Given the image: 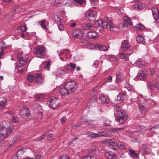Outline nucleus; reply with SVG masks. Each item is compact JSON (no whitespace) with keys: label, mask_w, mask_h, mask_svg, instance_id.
<instances>
[{"label":"nucleus","mask_w":159,"mask_h":159,"mask_svg":"<svg viewBox=\"0 0 159 159\" xmlns=\"http://www.w3.org/2000/svg\"><path fill=\"white\" fill-rule=\"evenodd\" d=\"M12 131L10 123L8 121H4L0 125V138L1 140L9 137Z\"/></svg>","instance_id":"f257e3e1"},{"label":"nucleus","mask_w":159,"mask_h":159,"mask_svg":"<svg viewBox=\"0 0 159 159\" xmlns=\"http://www.w3.org/2000/svg\"><path fill=\"white\" fill-rule=\"evenodd\" d=\"M114 107L116 111V114L118 117L117 121L120 122L121 123H123L126 120L127 114L124 110L120 109L117 105L115 104Z\"/></svg>","instance_id":"f03ea898"},{"label":"nucleus","mask_w":159,"mask_h":159,"mask_svg":"<svg viewBox=\"0 0 159 159\" xmlns=\"http://www.w3.org/2000/svg\"><path fill=\"white\" fill-rule=\"evenodd\" d=\"M46 49L45 48L41 45L38 46L34 49V53L41 58H43L46 55Z\"/></svg>","instance_id":"7ed1b4c3"},{"label":"nucleus","mask_w":159,"mask_h":159,"mask_svg":"<svg viewBox=\"0 0 159 159\" xmlns=\"http://www.w3.org/2000/svg\"><path fill=\"white\" fill-rule=\"evenodd\" d=\"M48 101L49 102V105L53 110L59 108L60 101L58 98L54 97H50L48 99Z\"/></svg>","instance_id":"20e7f679"},{"label":"nucleus","mask_w":159,"mask_h":159,"mask_svg":"<svg viewBox=\"0 0 159 159\" xmlns=\"http://www.w3.org/2000/svg\"><path fill=\"white\" fill-rule=\"evenodd\" d=\"M107 22L102 20H99L96 21L95 22L94 26L98 30L102 31L107 26Z\"/></svg>","instance_id":"39448f33"},{"label":"nucleus","mask_w":159,"mask_h":159,"mask_svg":"<svg viewBox=\"0 0 159 159\" xmlns=\"http://www.w3.org/2000/svg\"><path fill=\"white\" fill-rule=\"evenodd\" d=\"M86 19L90 21L95 20L97 16V12L93 10H89L85 15Z\"/></svg>","instance_id":"423d86ee"},{"label":"nucleus","mask_w":159,"mask_h":159,"mask_svg":"<svg viewBox=\"0 0 159 159\" xmlns=\"http://www.w3.org/2000/svg\"><path fill=\"white\" fill-rule=\"evenodd\" d=\"M71 93L76 90L78 88L77 83L74 81H70L66 82L65 84Z\"/></svg>","instance_id":"0eeeda50"},{"label":"nucleus","mask_w":159,"mask_h":159,"mask_svg":"<svg viewBox=\"0 0 159 159\" xmlns=\"http://www.w3.org/2000/svg\"><path fill=\"white\" fill-rule=\"evenodd\" d=\"M59 56L61 60H63V58L65 57L70 58L71 55L70 54V50L68 49H64L61 51L60 54H59Z\"/></svg>","instance_id":"6e6552de"},{"label":"nucleus","mask_w":159,"mask_h":159,"mask_svg":"<svg viewBox=\"0 0 159 159\" xmlns=\"http://www.w3.org/2000/svg\"><path fill=\"white\" fill-rule=\"evenodd\" d=\"M20 114L24 118H25L26 116L28 117L31 115L28 108L25 106H23L20 108Z\"/></svg>","instance_id":"1a4fd4ad"},{"label":"nucleus","mask_w":159,"mask_h":159,"mask_svg":"<svg viewBox=\"0 0 159 159\" xmlns=\"http://www.w3.org/2000/svg\"><path fill=\"white\" fill-rule=\"evenodd\" d=\"M45 136L47 137V140L48 141H52L54 137V136L52 134L50 133L47 134L44 133L39 137L37 138L36 139V140L38 141H41L44 139Z\"/></svg>","instance_id":"9d476101"},{"label":"nucleus","mask_w":159,"mask_h":159,"mask_svg":"<svg viewBox=\"0 0 159 159\" xmlns=\"http://www.w3.org/2000/svg\"><path fill=\"white\" fill-rule=\"evenodd\" d=\"M121 48L124 51H128L130 50L131 47L128 41L124 40L122 42Z\"/></svg>","instance_id":"9b49d317"},{"label":"nucleus","mask_w":159,"mask_h":159,"mask_svg":"<svg viewBox=\"0 0 159 159\" xmlns=\"http://www.w3.org/2000/svg\"><path fill=\"white\" fill-rule=\"evenodd\" d=\"M84 34V32L79 29H75L73 30L72 34L75 38H80Z\"/></svg>","instance_id":"f8f14e48"},{"label":"nucleus","mask_w":159,"mask_h":159,"mask_svg":"<svg viewBox=\"0 0 159 159\" xmlns=\"http://www.w3.org/2000/svg\"><path fill=\"white\" fill-rule=\"evenodd\" d=\"M147 87L151 90H153L155 89L156 90L159 89V84L155 81H153L152 83L150 82H148L147 83Z\"/></svg>","instance_id":"ddd939ff"},{"label":"nucleus","mask_w":159,"mask_h":159,"mask_svg":"<svg viewBox=\"0 0 159 159\" xmlns=\"http://www.w3.org/2000/svg\"><path fill=\"white\" fill-rule=\"evenodd\" d=\"M60 94L62 96H66L71 93L68 88L65 84L62 87H61L60 89Z\"/></svg>","instance_id":"4468645a"},{"label":"nucleus","mask_w":159,"mask_h":159,"mask_svg":"<svg viewBox=\"0 0 159 159\" xmlns=\"http://www.w3.org/2000/svg\"><path fill=\"white\" fill-rule=\"evenodd\" d=\"M108 146L109 148L114 150H116L118 148L117 143L115 139H112L108 141Z\"/></svg>","instance_id":"2eb2a0df"},{"label":"nucleus","mask_w":159,"mask_h":159,"mask_svg":"<svg viewBox=\"0 0 159 159\" xmlns=\"http://www.w3.org/2000/svg\"><path fill=\"white\" fill-rule=\"evenodd\" d=\"M34 79L37 84H41L44 81V77L42 74L37 73L34 76Z\"/></svg>","instance_id":"dca6fc26"},{"label":"nucleus","mask_w":159,"mask_h":159,"mask_svg":"<svg viewBox=\"0 0 159 159\" xmlns=\"http://www.w3.org/2000/svg\"><path fill=\"white\" fill-rule=\"evenodd\" d=\"M124 23L122 25L123 27H127L128 25H132V21L129 17L125 16L123 18Z\"/></svg>","instance_id":"f3484780"},{"label":"nucleus","mask_w":159,"mask_h":159,"mask_svg":"<svg viewBox=\"0 0 159 159\" xmlns=\"http://www.w3.org/2000/svg\"><path fill=\"white\" fill-rule=\"evenodd\" d=\"M147 72L146 71L139 70L137 74V77L140 80H143L146 77Z\"/></svg>","instance_id":"a211bd4d"},{"label":"nucleus","mask_w":159,"mask_h":159,"mask_svg":"<svg viewBox=\"0 0 159 159\" xmlns=\"http://www.w3.org/2000/svg\"><path fill=\"white\" fill-rule=\"evenodd\" d=\"M152 14L153 16L156 20H158L159 17V12L158 8L155 7H153L152 9Z\"/></svg>","instance_id":"6ab92c4d"},{"label":"nucleus","mask_w":159,"mask_h":159,"mask_svg":"<svg viewBox=\"0 0 159 159\" xmlns=\"http://www.w3.org/2000/svg\"><path fill=\"white\" fill-rule=\"evenodd\" d=\"M142 148L144 151L145 153L149 154L150 153L152 152L151 147L148 144H143Z\"/></svg>","instance_id":"aec40b11"},{"label":"nucleus","mask_w":159,"mask_h":159,"mask_svg":"<svg viewBox=\"0 0 159 159\" xmlns=\"http://www.w3.org/2000/svg\"><path fill=\"white\" fill-rule=\"evenodd\" d=\"M18 59L19 60L20 63L23 66L25 65L27 63L28 58L22 56H19L18 55Z\"/></svg>","instance_id":"412c9836"},{"label":"nucleus","mask_w":159,"mask_h":159,"mask_svg":"<svg viewBox=\"0 0 159 159\" xmlns=\"http://www.w3.org/2000/svg\"><path fill=\"white\" fill-rule=\"evenodd\" d=\"M99 99L101 100L102 103L107 104L110 102V100L108 97L103 94H101L100 95Z\"/></svg>","instance_id":"4be33fe9"},{"label":"nucleus","mask_w":159,"mask_h":159,"mask_svg":"<svg viewBox=\"0 0 159 159\" xmlns=\"http://www.w3.org/2000/svg\"><path fill=\"white\" fill-rule=\"evenodd\" d=\"M6 113H8L10 115V119L12 122L14 123H17L19 121V119L13 116L11 112L10 111H7L6 112Z\"/></svg>","instance_id":"5701e85b"},{"label":"nucleus","mask_w":159,"mask_h":159,"mask_svg":"<svg viewBox=\"0 0 159 159\" xmlns=\"http://www.w3.org/2000/svg\"><path fill=\"white\" fill-rule=\"evenodd\" d=\"M98 34L94 31H91L87 33V37L91 39H95L97 38Z\"/></svg>","instance_id":"b1692460"},{"label":"nucleus","mask_w":159,"mask_h":159,"mask_svg":"<svg viewBox=\"0 0 159 159\" xmlns=\"http://www.w3.org/2000/svg\"><path fill=\"white\" fill-rule=\"evenodd\" d=\"M41 66L45 70H49L51 66V62L48 61H44L43 63Z\"/></svg>","instance_id":"393cba45"},{"label":"nucleus","mask_w":159,"mask_h":159,"mask_svg":"<svg viewBox=\"0 0 159 159\" xmlns=\"http://www.w3.org/2000/svg\"><path fill=\"white\" fill-rule=\"evenodd\" d=\"M105 156L109 159H113L116 157V155L112 152H108L105 153Z\"/></svg>","instance_id":"a878e982"},{"label":"nucleus","mask_w":159,"mask_h":159,"mask_svg":"<svg viewBox=\"0 0 159 159\" xmlns=\"http://www.w3.org/2000/svg\"><path fill=\"white\" fill-rule=\"evenodd\" d=\"M94 47L102 51L107 50L109 48V47L107 46H101L99 44H95L94 45Z\"/></svg>","instance_id":"bb28decb"},{"label":"nucleus","mask_w":159,"mask_h":159,"mask_svg":"<svg viewBox=\"0 0 159 159\" xmlns=\"http://www.w3.org/2000/svg\"><path fill=\"white\" fill-rule=\"evenodd\" d=\"M127 96L123 93H121L117 95V100L118 101H123L125 100Z\"/></svg>","instance_id":"cd10ccee"},{"label":"nucleus","mask_w":159,"mask_h":159,"mask_svg":"<svg viewBox=\"0 0 159 159\" xmlns=\"http://www.w3.org/2000/svg\"><path fill=\"white\" fill-rule=\"evenodd\" d=\"M7 103V101L5 98L3 97L0 98V108H3L5 107Z\"/></svg>","instance_id":"c85d7f7f"},{"label":"nucleus","mask_w":159,"mask_h":159,"mask_svg":"<svg viewBox=\"0 0 159 159\" xmlns=\"http://www.w3.org/2000/svg\"><path fill=\"white\" fill-rule=\"evenodd\" d=\"M75 64L72 63H70L66 66V69L67 70L73 72L75 67Z\"/></svg>","instance_id":"c756f323"},{"label":"nucleus","mask_w":159,"mask_h":159,"mask_svg":"<svg viewBox=\"0 0 159 159\" xmlns=\"http://www.w3.org/2000/svg\"><path fill=\"white\" fill-rule=\"evenodd\" d=\"M46 20H42L41 21H40L39 22V23L41 26L42 28L43 29L46 30V31L47 32L48 29L46 27Z\"/></svg>","instance_id":"7c9ffc66"},{"label":"nucleus","mask_w":159,"mask_h":159,"mask_svg":"<svg viewBox=\"0 0 159 159\" xmlns=\"http://www.w3.org/2000/svg\"><path fill=\"white\" fill-rule=\"evenodd\" d=\"M98 150V149L97 148H92L89 150V153L90 155H96L97 154Z\"/></svg>","instance_id":"2f4dec72"},{"label":"nucleus","mask_w":159,"mask_h":159,"mask_svg":"<svg viewBox=\"0 0 159 159\" xmlns=\"http://www.w3.org/2000/svg\"><path fill=\"white\" fill-rule=\"evenodd\" d=\"M107 26L106 27V28H107V29H109L110 31H114L116 30V25H114L112 24L107 25H106Z\"/></svg>","instance_id":"473e14b6"},{"label":"nucleus","mask_w":159,"mask_h":159,"mask_svg":"<svg viewBox=\"0 0 159 159\" xmlns=\"http://www.w3.org/2000/svg\"><path fill=\"white\" fill-rule=\"evenodd\" d=\"M123 80V76L120 73L116 74V81L117 83L121 82Z\"/></svg>","instance_id":"72a5a7b5"},{"label":"nucleus","mask_w":159,"mask_h":159,"mask_svg":"<svg viewBox=\"0 0 159 159\" xmlns=\"http://www.w3.org/2000/svg\"><path fill=\"white\" fill-rule=\"evenodd\" d=\"M27 29V28L26 26V25H24L21 26H20L17 29V30L18 32H20L21 31L25 32L26 31Z\"/></svg>","instance_id":"f704fd0d"},{"label":"nucleus","mask_w":159,"mask_h":159,"mask_svg":"<svg viewBox=\"0 0 159 159\" xmlns=\"http://www.w3.org/2000/svg\"><path fill=\"white\" fill-rule=\"evenodd\" d=\"M144 28V26L141 24H138L134 27V29L137 30H143Z\"/></svg>","instance_id":"c9c22d12"},{"label":"nucleus","mask_w":159,"mask_h":159,"mask_svg":"<svg viewBox=\"0 0 159 159\" xmlns=\"http://www.w3.org/2000/svg\"><path fill=\"white\" fill-rule=\"evenodd\" d=\"M15 70L16 69H18V72L20 73H22L23 71V69L22 68V67L20 65L18 66L16 63L15 64Z\"/></svg>","instance_id":"e433bc0d"},{"label":"nucleus","mask_w":159,"mask_h":159,"mask_svg":"<svg viewBox=\"0 0 159 159\" xmlns=\"http://www.w3.org/2000/svg\"><path fill=\"white\" fill-rule=\"evenodd\" d=\"M84 27L85 28L84 29L86 30H93L94 28L92 24L88 23L86 24Z\"/></svg>","instance_id":"4c0bfd02"},{"label":"nucleus","mask_w":159,"mask_h":159,"mask_svg":"<svg viewBox=\"0 0 159 159\" xmlns=\"http://www.w3.org/2000/svg\"><path fill=\"white\" fill-rule=\"evenodd\" d=\"M88 137L90 136L92 138H97L100 136L99 135H98L97 134L95 133H93L92 132H89L88 133Z\"/></svg>","instance_id":"58836bf2"},{"label":"nucleus","mask_w":159,"mask_h":159,"mask_svg":"<svg viewBox=\"0 0 159 159\" xmlns=\"http://www.w3.org/2000/svg\"><path fill=\"white\" fill-rule=\"evenodd\" d=\"M144 37L141 35H139L137 37L136 40L138 43H142L144 41Z\"/></svg>","instance_id":"ea45409f"},{"label":"nucleus","mask_w":159,"mask_h":159,"mask_svg":"<svg viewBox=\"0 0 159 159\" xmlns=\"http://www.w3.org/2000/svg\"><path fill=\"white\" fill-rule=\"evenodd\" d=\"M129 152L130 155L133 157H135L136 158L138 157V154L135 153L134 151L130 150H129Z\"/></svg>","instance_id":"a19ab883"},{"label":"nucleus","mask_w":159,"mask_h":159,"mask_svg":"<svg viewBox=\"0 0 159 159\" xmlns=\"http://www.w3.org/2000/svg\"><path fill=\"white\" fill-rule=\"evenodd\" d=\"M138 106L139 109L142 112L145 111H146V107L143 105L141 103H139L138 104Z\"/></svg>","instance_id":"79ce46f5"},{"label":"nucleus","mask_w":159,"mask_h":159,"mask_svg":"<svg viewBox=\"0 0 159 159\" xmlns=\"http://www.w3.org/2000/svg\"><path fill=\"white\" fill-rule=\"evenodd\" d=\"M142 3L140 2L137 3L134 6V8L136 10H140L142 8Z\"/></svg>","instance_id":"37998d69"},{"label":"nucleus","mask_w":159,"mask_h":159,"mask_svg":"<svg viewBox=\"0 0 159 159\" xmlns=\"http://www.w3.org/2000/svg\"><path fill=\"white\" fill-rule=\"evenodd\" d=\"M35 100L36 101H39L43 98V95L41 94H37L35 96Z\"/></svg>","instance_id":"c03bdc74"},{"label":"nucleus","mask_w":159,"mask_h":159,"mask_svg":"<svg viewBox=\"0 0 159 159\" xmlns=\"http://www.w3.org/2000/svg\"><path fill=\"white\" fill-rule=\"evenodd\" d=\"M34 79V76L32 75H29L27 77V80L30 82H32Z\"/></svg>","instance_id":"a18cd8bd"},{"label":"nucleus","mask_w":159,"mask_h":159,"mask_svg":"<svg viewBox=\"0 0 159 159\" xmlns=\"http://www.w3.org/2000/svg\"><path fill=\"white\" fill-rule=\"evenodd\" d=\"M136 66L139 68L141 67H142L143 66V64L142 62V61L141 60H137L136 62Z\"/></svg>","instance_id":"49530a36"},{"label":"nucleus","mask_w":159,"mask_h":159,"mask_svg":"<svg viewBox=\"0 0 159 159\" xmlns=\"http://www.w3.org/2000/svg\"><path fill=\"white\" fill-rule=\"evenodd\" d=\"M25 152L24 149H21L18 151L17 152V155L16 156L17 157H20L21 155H23V153Z\"/></svg>","instance_id":"de8ad7c7"},{"label":"nucleus","mask_w":159,"mask_h":159,"mask_svg":"<svg viewBox=\"0 0 159 159\" xmlns=\"http://www.w3.org/2000/svg\"><path fill=\"white\" fill-rule=\"evenodd\" d=\"M120 58L121 59L124 60L125 61H126L128 60L129 58L126 56L124 53L122 52L120 53Z\"/></svg>","instance_id":"09e8293b"},{"label":"nucleus","mask_w":159,"mask_h":159,"mask_svg":"<svg viewBox=\"0 0 159 159\" xmlns=\"http://www.w3.org/2000/svg\"><path fill=\"white\" fill-rule=\"evenodd\" d=\"M86 123L87 125H89L90 126H94V124L93 122V121L91 120H88L86 121Z\"/></svg>","instance_id":"8fccbe9b"},{"label":"nucleus","mask_w":159,"mask_h":159,"mask_svg":"<svg viewBox=\"0 0 159 159\" xmlns=\"http://www.w3.org/2000/svg\"><path fill=\"white\" fill-rule=\"evenodd\" d=\"M74 1L80 4H83L85 2V0H74Z\"/></svg>","instance_id":"3c124183"},{"label":"nucleus","mask_w":159,"mask_h":159,"mask_svg":"<svg viewBox=\"0 0 159 159\" xmlns=\"http://www.w3.org/2000/svg\"><path fill=\"white\" fill-rule=\"evenodd\" d=\"M80 41L81 43L85 45L87 44L88 43V41L87 39L83 38L80 39Z\"/></svg>","instance_id":"603ef678"},{"label":"nucleus","mask_w":159,"mask_h":159,"mask_svg":"<svg viewBox=\"0 0 159 159\" xmlns=\"http://www.w3.org/2000/svg\"><path fill=\"white\" fill-rule=\"evenodd\" d=\"M111 121L109 120H106V122L103 123V125L106 126H111Z\"/></svg>","instance_id":"864d4df0"},{"label":"nucleus","mask_w":159,"mask_h":159,"mask_svg":"<svg viewBox=\"0 0 159 159\" xmlns=\"http://www.w3.org/2000/svg\"><path fill=\"white\" fill-rule=\"evenodd\" d=\"M81 120L82 122L85 123L86 121L88 120V119L86 118L85 116H83L81 117Z\"/></svg>","instance_id":"5fc2aeb1"},{"label":"nucleus","mask_w":159,"mask_h":159,"mask_svg":"<svg viewBox=\"0 0 159 159\" xmlns=\"http://www.w3.org/2000/svg\"><path fill=\"white\" fill-rule=\"evenodd\" d=\"M91 4L93 5H96L98 3L97 0H90Z\"/></svg>","instance_id":"6e6d98bb"},{"label":"nucleus","mask_w":159,"mask_h":159,"mask_svg":"<svg viewBox=\"0 0 159 159\" xmlns=\"http://www.w3.org/2000/svg\"><path fill=\"white\" fill-rule=\"evenodd\" d=\"M58 26L59 28V30L60 31H61L63 30L64 26L63 24H59L58 25Z\"/></svg>","instance_id":"4d7b16f0"},{"label":"nucleus","mask_w":159,"mask_h":159,"mask_svg":"<svg viewBox=\"0 0 159 159\" xmlns=\"http://www.w3.org/2000/svg\"><path fill=\"white\" fill-rule=\"evenodd\" d=\"M124 129V127H121V128H114V132H117L121 130H123Z\"/></svg>","instance_id":"13d9d810"},{"label":"nucleus","mask_w":159,"mask_h":159,"mask_svg":"<svg viewBox=\"0 0 159 159\" xmlns=\"http://www.w3.org/2000/svg\"><path fill=\"white\" fill-rule=\"evenodd\" d=\"M52 18L53 20L54 21H56L58 20H57L58 18V16L56 15H53L52 16Z\"/></svg>","instance_id":"bf43d9fd"},{"label":"nucleus","mask_w":159,"mask_h":159,"mask_svg":"<svg viewBox=\"0 0 159 159\" xmlns=\"http://www.w3.org/2000/svg\"><path fill=\"white\" fill-rule=\"evenodd\" d=\"M59 159H69V157L66 155H63L61 156Z\"/></svg>","instance_id":"052dcab7"},{"label":"nucleus","mask_w":159,"mask_h":159,"mask_svg":"<svg viewBox=\"0 0 159 159\" xmlns=\"http://www.w3.org/2000/svg\"><path fill=\"white\" fill-rule=\"evenodd\" d=\"M107 81L108 82H111L112 81V77L111 76H109L107 78Z\"/></svg>","instance_id":"680f3d73"},{"label":"nucleus","mask_w":159,"mask_h":159,"mask_svg":"<svg viewBox=\"0 0 159 159\" xmlns=\"http://www.w3.org/2000/svg\"><path fill=\"white\" fill-rule=\"evenodd\" d=\"M150 72L151 74L152 75H156L155 71L154 69H152L150 70Z\"/></svg>","instance_id":"e2e57ef3"},{"label":"nucleus","mask_w":159,"mask_h":159,"mask_svg":"<svg viewBox=\"0 0 159 159\" xmlns=\"http://www.w3.org/2000/svg\"><path fill=\"white\" fill-rule=\"evenodd\" d=\"M66 118L65 117H62L61 119V123L62 124H64L65 123V122L66 121Z\"/></svg>","instance_id":"0e129e2a"},{"label":"nucleus","mask_w":159,"mask_h":159,"mask_svg":"<svg viewBox=\"0 0 159 159\" xmlns=\"http://www.w3.org/2000/svg\"><path fill=\"white\" fill-rule=\"evenodd\" d=\"M89 155H85L83 156L81 159H89Z\"/></svg>","instance_id":"69168bd1"},{"label":"nucleus","mask_w":159,"mask_h":159,"mask_svg":"<svg viewBox=\"0 0 159 159\" xmlns=\"http://www.w3.org/2000/svg\"><path fill=\"white\" fill-rule=\"evenodd\" d=\"M81 125H78L75 124H73L72 125V126L73 128L74 127H78L80 126Z\"/></svg>","instance_id":"338daca9"},{"label":"nucleus","mask_w":159,"mask_h":159,"mask_svg":"<svg viewBox=\"0 0 159 159\" xmlns=\"http://www.w3.org/2000/svg\"><path fill=\"white\" fill-rule=\"evenodd\" d=\"M38 114L39 117L41 118L43 115V113L41 111H40L38 113Z\"/></svg>","instance_id":"774afa93"}]
</instances>
